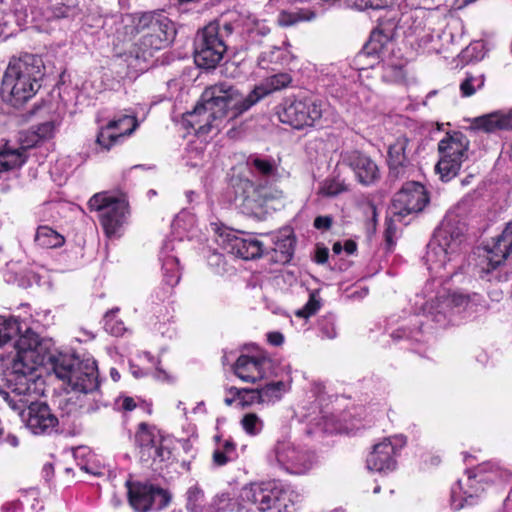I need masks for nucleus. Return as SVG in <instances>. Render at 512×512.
I'll list each match as a JSON object with an SVG mask.
<instances>
[{
	"label": "nucleus",
	"instance_id": "obj_19",
	"mask_svg": "<svg viewBox=\"0 0 512 512\" xmlns=\"http://www.w3.org/2000/svg\"><path fill=\"white\" fill-rule=\"evenodd\" d=\"M271 359L263 354H241L232 369L234 374L244 382L255 383L266 376V369L271 366Z\"/></svg>",
	"mask_w": 512,
	"mask_h": 512
},
{
	"label": "nucleus",
	"instance_id": "obj_25",
	"mask_svg": "<svg viewBox=\"0 0 512 512\" xmlns=\"http://www.w3.org/2000/svg\"><path fill=\"white\" fill-rule=\"evenodd\" d=\"M390 36L382 30L375 29L371 32L369 40L357 54L356 61L362 63L365 58L377 59L389 43Z\"/></svg>",
	"mask_w": 512,
	"mask_h": 512
},
{
	"label": "nucleus",
	"instance_id": "obj_14",
	"mask_svg": "<svg viewBox=\"0 0 512 512\" xmlns=\"http://www.w3.org/2000/svg\"><path fill=\"white\" fill-rule=\"evenodd\" d=\"M22 420L27 429L34 435L48 436L57 431L58 417L45 402H31L22 413Z\"/></svg>",
	"mask_w": 512,
	"mask_h": 512
},
{
	"label": "nucleus",
	"instance_id": "obj_47",
	"mask_svg": "<svg viewBox=\"0 0 512 512\" xmlns=\"http://www.w3.org/2000/svg\"><path fill=\"white\" fill-rule=\"evenodd\" d=\"M408 144L409 141L407 138H398L394 144L389 146V157L394 159L402 156L404 160L409 158V154L406 151Z\"/></svg>",
	"mask_w": 512,
	"mask_h": 512
},
{
	"label": "nucleus",
	"instance_id": "obj_12",
	"mask_svg": "<svg viewBox=\"0 0 512 512\" xmlns=\"http://www.w3.org/2000/svg\"><path fill=\"white\" fill-rule=\"evenodd\" d=\"M484 250L486 264L481 267L480 278L487 281H502L499 273L495 272L512 253V223H509L499 235L493 238L491 244H487Z\"/></svg>",
	"mask_w": 512,
	"mask_h": 512
},
{
	"label": "nucleus",
	"instance_id": "obj_15",
	"mask_svg": "<svg viewBox=\"0 0 512 512\" xmlns=\"http://www.w3.org/2000/svg\"><path fill=\"white\" fill-rule=\"evenodd\" d=\"M54 124L52 122H45L40 124L36 130H30L26 133H21L19 143L11 145L10 141H6L0 147V158L14 156L21 160H26L31 157H37V154H25L29 148H34L38 143H45V140L52 136Z\"/></svg>",
	"mask_w": 512,
	"mask_h": 512
},
{
	"label": "nucleus",
	"instance_id": "obj_3",
	"mask_svg": "<svg viewBox=\"0 0 512 512\" xmlns=\"http://www.w3.org/2000/svg\"><path fill=\"white\" fill-rule=\"evenodd\" d=\"M48 362L56 377L65 382L72 392L92 397L91 402L81 406L86 413H94L108 405L100 391L99 370L94 359H80L56 352Z\"/></svg>",
	"mask_w": 512,
	"mask_h": 512
},
{
	"label": "nucleus",
	"instance_id": "obj_61",
	"mask_svg": "<svg viewBox=\"0 0 512 512\" xmlns=\"http://www.w3.org/2000/svg\"><path fill=\"white\" fill-rule=\"evenodd\" d=\"M227 391H228L229 394L232 395V398L234 400H239V401H240V399L242 397L243 392H245L244 388H237V387H234V386L228 388Z\"/></svg>",
	"mask_w": 512,
	"mask_h": 512
},
{
	"label": "nucleus",
	"instance_id": "obj_62",
	"mask_svg": "<svg viewBox=\"0 0 512 512\" xmlns=\"http://www.w3.org/2000/svg\"><path fill=\"white\" fill-rule=\"evenodd\" d=\"M42 473H43V476L45 477L46 481H49L50 478L54 474V467H53V465L51 463H46L43 466Z\"/></svg>",
	"mask_w": 512,
	"mask_h": 512
},
{
	"label": "nucleus",
	"instance_id": "obj_60",
	"mask_svg": "<svg viewBox=\"0 0 512 512\" xmlns=\"http://www.w3.org/2000/svg\"><path fill=\"white\" fill-rule=\"evenodd\" d=\"M343 249L348 255L354 254L357 251V243L352 239H348L345 241Z\"/></svg>",
	"mask_w": 512,
	"mask_h": 512
},
{
	"label": "nucleus",
	"instance_id": "obj_40",
	"mask_svg": "<svg viewBox=\"0 0 512 512\" xmlns=\"http://www.w3.org/2000/svg\"><path fill=\"white\" fill-rule=\"evenodd\" d=\"M336 318L332 313L323 315L318 320V328L323 338L334 339L337 336Z\"/></svg>",
	"mask_w": 512,
	"mask_h": 512
},
{
	"label": "nucleus",
	"instance_id": "obj_37",
	"mask_svg": "<svg viewBox=\"0 0 512 512\" xmlns=\"http://www.w3.org/2000/svg\"><path fill=\"white\" fill-rule=\"evenodd\" d=\"M119 312V308H113L107 311L104 315L103 322L104 328L113 336H121L125 332L126 328L124 323L116 319V314Z\"/></svg>",
	"mask_w": 512,
	"mask_h": 512
},
{
	"label": "nucleus",
	"instance_id": "obj_30",
	"mask_svg": "<svg viewBox=\"0 0 512 512\" xmlns=\"http://www.w3.org/2000/svg\"><path fill=\"white\" fill-rule=\"evenodd\" d=\"M238 458L237 444L232 438L223 441L221 447L212 453V462L217 467H222Z\"/></svg>",
	"mask_w": 512,
	"mask_h": 512
},
{
	"label": "nucleus",
	"instance_id": "obj_28",
	"mask_svg": "<svg viewBox=\"0 0 512 512\" xmlns=\"http://www.w3.org/2000/svg\"><path fill=\"white\" fill-rule=\"evenodd\" d=\"M185 508L188 512H214L206 503L204 491L198 484L188 488Z\"/></svg>",
	"mask_w": 512,
	"mask_h": 512
},
{
	"label": "nucleus",
	"instance_id": "obj_1",
	"mask_svg": "<svg viewBox=\"0 0 512 512\" xmlns=\"http://www.w3.org/2000/svg\"><path fill=\"white\" fill-rule=\"evenodd\" d=\"M288 73H277L267 77L248 94L227 82L211 85L203 91L200 101L188 115L195 118L191 125L198 133L208 134L219 131L225 119L234 120L251 109L269 94L290 85Z\"/></svg>",
	"mask_w": 512,
	"mask_h": 512
},
{
	"label": "nucleus",
	"instance_id": "obj_16",
	"mask_svg": "<svg viewBox=\"0 0 512 512\" xmlns=\"http://www.w3.org/2000/svg\"><path fill=\"white\" fill-rule=\"evenodd\" d=\"M40 364L13 360L11 368L6 374L7 385L12 393L17 396H24L35 390L36 380L39 377L37 367Z\"/></svg>",
	"mask_w": 512,
	"mask_h": 512
},
{
	"label": "nucleus",
	"instance_id": "obj_27",
	"mask_svg": "<svg viewBox=\"0 0 512 512\" xmlns=\"http://www.w3.org/2000/svg\"><path fill=\"white\" fill-rule=\"evenodd\" d=\"M350 168L360 183L368 185L379 178L376 162H342Z\"/></svg>",
	"mask_w": 512,
	"mask_h": 512
},
{
	"label": "nucleus",
	"instance_id": "obj_53",
	"mask_svg": "<svg viewBox=\"0 0 512 512\" xmlns=\"http://www.w3.org/2000/svg\"><path fill=\"white\" fill-rule=\"evenodd\" d=\"M389 174L391 180H397L402 177L405 172L404 162H388Z\"/></svg>",
	"mask_w": 512,
	"mask_h": 512
},
{
	"label": "nucleus",
	"instance_id": "obj_63",
	"mask_svg": "<svg viewBox=\"0 0 512 512\" xmlns=\"http://www.w3.org/2000/svg\"><path fill=\"white\" fill-rule=\"evenodd\" d=\"M5 440L12 447H17L19 445V439L15 435L8 434Z\"/></svg>",
	"mask_w": 512,
	"mask_h": 512
},
{
	"label": "nucleus",
	"instance_id": "obj_57",
	"mask_svg": "<svg viewBox=\"0 0 512 512\" xmlns=\"http://www.w3.org/2000/svg\"><path fill=\"white\" fill-rule=\"evenodd\" d=\"M343 190H344V186L342 184L336 183L334 181L329 182V183L327 182L324 187L325 194H327L329 196H335V195L341 193Z\"/></svg>",
	"mask_w": 512,
	"mask_h": 512
},
{
	"label": "nucleus",
	"instance_id": "obj_21",
	"mask_svg": "<svg viewBox=\"0 0 512 512\" xmlns=\"http://www.w3.org/2000/svg\"><path fill=\"white\" fill-rule=\"evenodd\" d=\"M397 448L389 439L375 444L368 454L366 464L369 470L376 472L393 471L397 466Z\"/></svg>",
	"mask_w": 512,
	"mask_h": 512
},
{
	"label": "nucleus",
	"instance_id": "obj_52",
	"mask_svg": "<svg viewBox=\"0 0 512 512\" xmlns=\"http://www.w3.org/2000/svg\"><path fill=\"white\" fill-rule=\"evenodd\" d=\"M116 404L119 405L118 410L121 412H131L137 407L135 399L126 395H120L116 400Z\"/></svg>",
	"mask_w": 512,
	"mask_h": 512
},
{
	"label": "nucleus",
	"instance_id": "obj_6",
	"mask_svg": "<svg viewBox=\"0 0 512 512\" xmlns=\"http://www.w3.org/2000/svg\"><path fill=\"white\" fill-rule=\"evenodd\" d=\"M90 211H98L99 222L107 238L120 237L130 215L127 195H112L107 191L95 193L87 203Z\"/></svg>",
	"mask_w": 512,
	"mask_h": 512
},
{
	"label": "nucleus",
	"instance_id": "obj_51",
	"mask_svg": "<svg viewBox=\"0 0 512 512\" xmlns=\"http://www.w3.org/2000/svg\"><path fill=\"white\" fill-rule=\"evenodd\" d=\"M471 301V296L462 292H453L448 296V302L453 307H466Z\"/></svg>",
	"mask_w": 512,
	"mask_h": 512
},
{
	"label": "nucleus",
	"instance_id": "obj_56",
	"mask_svg": "<svg viewBox=\"0 0 512 512\" xmlns=\"http://www.w3.org/2000/svg\"><path fill=\"white\" fill-rule=\"evenodd\" d=\"M24 162H0V180L5 179L3 176L9 171L20 168Z\"/></svg>",
	"mask_w": 512,
	"mask_h": 512
},
{
	"label": "nucleus",
	"instance_id": "obj_42",
	"mask_svg": "<svg viewBox=\"0 0 512 512\" xmlns=\"http://www.w3.org/2000/svg\"><path fill=\"white\" fill-rule=\"evenodd\" d=\"M232 187L235 189V194L243 199L249 197L250 193L254 191V184L248 178H235L234 175L230 179Z\"/></svg>",
	"mask_w": 512,
	"mask_h": 512
},
{
	"label": "nucleus",
	"instance_id": "obj_4",
	"mask_svg": "<svg viewBox=\"0 0 512 512\" xmlns=\"http://www.w3.org/2000/svg\"><path fill=\"white\" fill-rule=\"evenodd\" d=\"M41 66V59L31 54L11 59L2 79V100L18 108L32 98L40 88Z\"/></svg>",
	"mask_w": 512,
	"mask_h": 512
},
{
	"label": "nucleus",
	"instance_id": "obj_59",
	"mask_svg": "<svg viewBox=\"0 0 512 512\" xmlns=\"http://www.w3.org/2000/svg\"><path fill=\"white\" fill-rule=\"evenodd\" d=\"M43 144L44 143H38L37 146H35L34 148H29L25 151V154H37L38 157H47L48 155L45 153V151H47L48 149L45 147L43 148Z\"/></svg>",
	"mask_w": 512,
	"mask_h": 512
},
{
	"label": "nucleus",
	"instance_id": "obj_7",
	"mask_svg": "<svg viewBox=\"0 0 512 512\" xmlns=\"http://www.w3.org/2000/svg\"><path fill=\"white\" fill-rule=\"evenodd\" d=\"M125 487L128 504L135 512L161 511L172 500L168 490L150 481L128 479Z\"/></svg>",
	"mask_w": 512,
	"mask_h": 512
},
{
	"label": "nucleus",
	"instance_id": "obj_39",
	"mask_svg": "<svg viewBox=\"0 0 512 512\" xmlns=\"http://www.w3.org/2000/svg\"><path fill=\"white\" fill-rule=\"evenodd\" d=\"M461 164L462 162H436L435 172L443 182H448L458 175Z\"/></svg>",
	"mask_w": 512,
	"mask_h": 512
},
{
	"label": "nucleus",
	"instance_id": "obj_17",
	"mask_svg": "<svg viewBox=\"0 0 512 512\" xmlns=\"http://www.w3.org/2000/svg\"><path fill=\"white\" fill-rule=\"evenodd\" d=\"M16 357L13 360L49 366L48 358L56 353H43V346L40 337L30 328L23 334L18 335L14 342Z\"/></svg>",
	"mask_w": 512,
	"mask_h": 512
},
{
	"label": "nucleus",
	"instance_id": "obj_5",
	"mask_svg": "<svg viewBox=\"0 0 512 512\" xmlns=\"http://www.w3.org/2000/svg\"><path fill=\"white\" fill-rule=\"evenodd\" d=\"M292 493L290 487L280 480L252 482L241 489L239 505L258 512H294Z\"/></svg>",
	"mask_w": 512,
	"mask_h": 512
},
{
	"label": "nucleus",
	"instance_id": "obj_58",
	"mask_svg": "<svg viewBox=\"0 0 512 512\" xmlns=\"http://www.w3.org/2000/svg\"><path fill=\"white\" fill-rule=\"evenodd\" d=\"M268 342L273 346H280L284 342V336L281 332L274 331L267 334Z\"/></svg>",
	"mask_w": 512,
	"mask_h": 512
},
{
	"label": "nucleus",
	"instance_id": "obj_38",
	"mask_svg": "<svg viewBox=\"0 0 512 512\" xmlns=\"http://www.w3.org/2000/svg\"><path fill=\"white\" fill-rule=\"evenodd\" d=\"M242 429L250 436L258 435L263 429V421L256 413H246L240 421Z\"/></svg>",
	"mask_w": 512,
	"mask_h": 512
},
{
	"label": "nucleus",
	"instance_id": "obj_26",
	"mask_svg": "<svg viewBox=\"0 0 512 512\" xmlns=\"http://www.w3.org/2000/svg\"><path fill=\"white\" fill-rule=\"evenodd\" d=\"M35 242L42 248L56 249L65 244V237L50 226L41 225L37 228Z\"/></svg>",
	"mask_w": 512,
	"mask_h": 512
},
{
	"label": "nucleus",
	"instance_id": "obj_45",
	"mask_svg": "<svg viewBox=\"0 0 512 512\" xmlns=\"http://www.w3.org/2000/svg\"><path fill=\"white\" fill-rule=\"evenodd\" d=\"M396 232H397V227L395 224V219L394 218H386L385 219V230H384V241H385V249L388 252H392L395 248Z\"/></svg>",
	"mask_w": 512,
	"mask_h": 512
},
{
	"label": "nucleus",
	"instance_id": "obj_48",
	"mask_svg": "<svg viewBox=\"0 0 512 512\" xmlns=\"http://www.w3.org/2000/svg\"><path fill=\"white\" fill-rule=\"evenodd\" d=\"M208 25H213L217 27L218 31V38H220L222 41L227 43V38L232 35V33L235 30V26L228 21L217 19L212 22H210Z\"/></svg>",
	"mask_w": 512,
	"mask_h": 512
},
{
	"label": "nucleus",
	"instance_id": "obj_20",
	"mask_svg": "<svg viewBox=\"0 0 512 512\" xmlns=\"http://www.w3.org/2000/svg\"><path fill=\"white\" fill-rule=\"evenodd\" d=\"M274 451L277 462L291 474H305L312 468L311 456L307 452L297 450L290 443L279 442Z\"/></svg>",
	"mask_w": 512,
	"mask_h": 512
},
{
	"label": "nucleus",
	"instance_id": "obj_13",
	"mask_svg": "<svg viewBox=\"0 0 512 512\" xmlns=\"http://www.w3.org/2000/svg\"><path fill=\"white\" fill-rule=\"evenodd\" d=\"M467 478L465 482L458 481L460 488L466 498H473L479 496L486 486L490 484H498L503 482L505 472L498 466L486 462L467 470Z\"/></svg>",
	"mask_w": 512,
	"mask_h": 512
},
{
	"label": "nucleus",
	"instance_id": "obj_34",
	"mask_svg": "<svg viewBox=\"0 0 512 512\" xmlns=\"http://www.w3.org/2000/svg\"><path fill=\"white\" fill-rule=\"evenodd\" d=\"M181 278L178 260L168 258L163 264V282L168 287V293L179 283Z\"/></svg>",
	"mask_w": 512,
	"mask_h": 512
},
{
	"label": "nucleus",
	"instance_id": "obj_41",
	"mask_svg": "<svg viewBox=\"0 0 512 512\" xmlns=\"http://www.w3.org/2000/svg\"><path fill=\"white\" fill-rule=\"evenodd\" d=\"M70 165L67 162H51L49 167L50 175L54 182L62 185L68 179Z\"/></svg>",
	"mask_w": 512,
	"mask_h": 512
},
{
	"label": "nucleus",
	"instance_id": "obj_54",
	"mask_svg": "<svg viewBox=\"0 0 512 512\" xmlns=\"http://www.w3.org/2000/svg\"><path fill=\"white\" fill-rule=\"evenodd\" d=\"M333 224V218L329 215L317 216L314 219V227L318 230H329Z\"/></svg>",
	"mask_w": 512,
	"mask_h": 512
},
{
	"label": "nucleus",
	"instance_id": "obj_23",
	"mask_svg": "<svg viewBox=\"0 0 512 512\" xmlns=\"http://www.w3.org/2000/svg\"><path fill=\"white\" fill-rule=\"evenodd\" d=\"M230 252L243 260L260 258L263 253V243L252 236H234L229 239Z\"/></svg>",
	"mask_w": 512,
	"mask_h": 512
},
{
	"label": "nucleus",
	"instance_id": "obj_44",
	"mask_svg": "<svg viewBox=\"0 0 512 512\" xmlns=\"http://www.w3.org/2000/svg\"><path fill=\"white\" fill-rule=\"evenodd\" d=\"M484 85V77L467 76L466 79L461 83L460 90L464 97L473 95L477 89H480Z\"/></svg>",
	"mask_w": 512,
	"mask_h": 512
},
{
	"label": "nucleus",
	"instance_id": "obj_50",
	"mask_svg": "<svg viewBox=\"0 0 512 512\" xmlns=\"http://www.w3.org/2000/svg\"><path fill=\"white\" fill-rule=\"evenodd\" d=\"M3 398L6 401V403L9 405V407L18 412L20 416L22 417V413H26V402L22 399H15L12 397L8 392L3 393Z\"/></svg>",
	"mask_w": 512,
	"mask_h": 512
},
{
	"label": "nucleus",
	"instance_id": "obj_29",
	"mask_svg": "<svg viewBox=\"0 0 512 512\" xmlns=\"http://www.w3.org/2000/svg\"><path fill=\"white\" fill-rule=\"evenodd\" d=\"M249 164H251L249 167L251 173L265 179L267 183H273L278 180L279 175L274 162H241L238 166L233 167L232 170L238 169L241 171L242 166H249Z\"/></svg>",
	"mask_w": 512,
	"mask_h": 512
},
{
	"label": "nucleus",
	"instance_id": "obj_33",
	"mask_svg": "<svg viewBox=\"0 0 512 512\" xmlns=\"http://www.w3.org/2000/svg\"><path fill=\"white\" fill-rule=\"evenodd\" d=\"M316 17L314 11L310 9H300L295 12L282 11L278 16V24L282 27L292 26L300 21H310Z\"/></svg>",
	"mask_w": 512,
	"mask_h": 512
},
{
	"label": "nucleus",
	"instance_id": "obj_24",
	"mask_svg": "<svg viewBox=\"0 0 512 512\" xmlns=\"http://www.w3.org/2000/svg\"><path fill=\"white\" fill-rule=\"evenodd\" d=\"M469 140L461 132L448 134L438 144L439 153L444 159L457 160L461 157H468L465 153L468 150Z\"/></svg>",
	"mask_w": 512,
	"mask_h": 512
},
{
	"label": "nucleus",
	"instance_id": "obj_31",
	"mask_svg": "<svg viewBox=\"0 0 512 512\" xmlns=\"http://www.w3.org/2000/svg\"><path fill=\"white\" fill-rule=\"evenodd\" d=\"M425 15L426 12L422 10L415 11L411 15L412 23L408 28V33L411 36H415L420 42L429 43L432 41V34L430 29L426 31Z\"/></svg>",
	"mask_w": 512,
	"mask_h": 512
},
{
	"label": "nucleus",
	"instance_id": "obj_49",
	"mask_svg": "<svg viewBox=\"0 0 512 512\" xmlns=\"http://www.w3.org/2000/svg\"><path fill=\"white\" fill-rule=\"evenodd\" d=\"M242 397L239 401L240 405L243 408L249 407L255 403L262 404L260 401V394L258 392V389H250V388H244Z\"/></svg>",
	"mask_w": 512,
	"mask_h": 512
},
{
	"label": "nucleus",
	"instance_id": "obj_9",
	"mask_svg": "<svg viewBox=\"0 0 512 512\" xmlns=\"http://www.w3.org/2000/svg\"><path fill=\"white\" fill-rule=\"evenodd\" d=\"M216 29V26L206 25L197 35L194 61L200 68H216L227 51V43L218 38Z\"/></svg>",
	"mask_w": 512,
	"mask_h": 512
},
{
	"label": "nucleus",
	"instance_id": "obj_46",
	"mask_svg": "<svg viewBox=\"0 0 512 512\" xmlns=\"http://www.w3.org/2000/svg\"><path fill=\"white\" fill-rule=\"evenodd\" d=\"M214 512L232 511L235 504L233 503L229 493H222L214 498L213 504L210 505Z\"/></svg>",
	"mask_w": 512,
	"mask_h": 512
},
{
	"label": "nucleus",
	"instance_id": "obj_55",
	"mask_svg": "<svg viewBox=\"0 0 512 512\" xmlns=\"http://www.w3.org/2000/svg\"><path fill=\"white\" fill-rule=\"evenodd\" d=\"M329 258V250L325 246L317 245L315 249L314 261L317 264H325Z\"/></svg>",
	"mask_w": 512,
	"mask_h": 512
},
{
	"label": "nucleus",
	"instance_id": "obj_2",
	"mask_svg": "<svg viewBox=\"0 0 512 512\" xmlns=\"http://www.w3.org/2000/svg\"><path fill=\"white\" fill-rule=\"evenodd\" d=\"M174 36L175 29L168 18L144 13L135 24L117 31L115 55L126 63L127 74L137 77L148 69L155 51L169 45Z\"/></svg>",
	"mask_w": 512,
	"mask_h": 512
},
{
	"label": "nucleus",
	"instance_id": "obj_35",
	"mask_svg": "<svg viewBox=\"0 0 512 512\" xmlns=\"http://www.w3.org/2000/svg\"><path fill=\"white\" fill-rule=\"evenodd\" d=\"M19 332V322L16 319L0 316V347L11 341Z\"/></svg>",
	"mask_w": 512,
	"mask_h": 512
},
{
	"label": "nucleus",
	"instance_id": "obj_8",
	"mask_svg": "<svg viewBox=\"0 0 512 512\" xmlns=\"http://www.w3.org/2000/svg\"><path fill=\"white\" fill-rule=\"evenodd\" d=\"M165 436L155 424L140 422L136 426L134 444L141 462L162 463L171 458V449L164 445Z\"/></svg>",
	"mask_w": 512,
	"mask_h": 512
},
{
	"label": "nucleus",
	"instance_id": "obj_18",
	"mask_svg": "<svg viewBox=\"0 0 512 512\" xmlns=\"http://www.w3.org/2000/svg\"><path fill=\"white\" fill-rule=\"evenodd\" d=\"M138 127L135 116L122 115L113 119L104 127H101L96 138V144L105 150H109L120 139L130 136Z\"/></svg>",
	"mask_w": 512,
	"mask_h": 512
},
{
	"label": "nucleus",
	"instance_id": "obj_11",
	"mask_svg": "<svg viewBox=\"0 0 512 512\" xmlns=\"http://www.w3.org/2000/svg\"><path fill=\"white\" fill-rule=\"evenodd\" d=\"M281 122L295 129L312 126L322 116L320 103L310 99H286L278 111Z\"/></svg>",
	"mask_w": 512,
	"mask_h": 512
},
{
	"label": "nucleus",
	"instance_id": "obj_32",
	"mask_svg": "<svg viewBox=\"0 0 512 512\" xmlns=\"http://www.w3.org/2000/svg\"><path fill=\"white\" fill-rule=\"evenodd\" d=\"M295 243V237L292 235L277 237L273 248L276 254V261L283 264L290 262L294 255Z\"/></svg>",
	"mask_w": 512,
	"mask_h": 512
},
{
	"label": "nucleus",
	"instance_id": "obj_10",
	"mask_svg": "<svg viewBox=\"0 0 512 512\" xmlns=\"http://www.w3.org/2000/svg\"><path fill=\"white\" fill-rule=\"evenodd\" d=\"M429 192L423 184L417 181L405 182L392 199L393 217L398 221L410 214L422 212L429 204Z\"/></svg>",
	"mask_w": 512,
	"mask_h": 512
},
{
	"label": "nucleus",
	"instance_id": "obj_36",
	"mask_svg": "<svg viewBox=\"0 0 512 512\" xmlns=\"http://www.w3.org/2000/svg\"><path fill=\"white\" fill-rule=\"evenodd\" d=\"M284 382L277 381L268 383L258 389L260 394V401L262 403H269L275 400H279L282 396V391L284 389Z\"/></svg>",
	"mask_w": 512,
	"mask_h": 512
},
{
	"label": "nucleus",
	"instance_id": "obj_64",
	"mask_svg": "<svg viewBox=\"0 0 512 512\" xmlns=\"http://www.w3.org/2000/svg\"><path fill=\"white\" fill-rule=\"evenodd\" d=\"M342 250H344V249H343V246H342V244L340 242L337 241V242H335L333 244L332 251H333L334 254L338 255V254H340L342 252Z\"/></svg>",
	"mask_w": 512,
	"mask_h": 512
},
{
	"label": "nucleus",
	"instance_id": "obj_22",
	"mask_svg": "<svg viewBox=\"0 0 512 512\" xmlns=\"http://www.w3.org/2000/svg\"><path fill=\"white\" fill-rule=\"evenodd\" d=\"M471 129L485 133L512 130V109L507 113L496 111L475 117L471 120Z\"/></svg>",
	"mask_w": 512,
	"mask_h": 512
},
{
	"label": "nucleus",
	"instance_id": "obj_43",
	"mask_svg": "<svg viewBox=\"0 0 512 512\" xmlns=\"http://www.w3.org/2000/svg\"><path fill=\"white\" fill-rule=\"evenodd\" d=\"M320 307V300L317 298L314 292H311L307 303L301 309L297 310L295 315L298 318L308 319L309 317L315 315Z\"/></svg>",
	"mask_w": 512,
	"mask_h": 512
}]
</instances>
